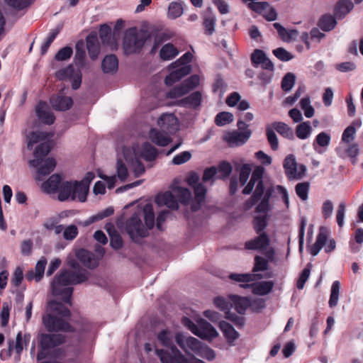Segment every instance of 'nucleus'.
<instances>
[{
	"label": "nucleus",
	"instance_id": "nucleus-1",
	"mask_svg": "<svg viewBox=\"0 0 363 363\" xmlns=\"http://www.w3.org/2000/svg\"><path fill=\"white\" fill-rule=\"evenodd\" d=\"M52 135L40 132L33 131L27 135L28 149L32 150L33 145L40 143L34 151V159L30 160V166L37 169L36 179L43 181L44 177L50 174L56 167V161L52 157H46L51 150L50 141Z\"/></svg>",
	"mask_w": 363,
	"mask_h": 363
},
{
	"label": "nucleus",
	"instance_id": "nucleus-2",
	"mask_svg": "<svg viewBox=\"0 0 363 363\" xmlns=\"http://www.w3.org/2000/svg\"><path fill=\"white\" fill-rule=\"evenodd\" d=\"M68 264L70 269L62 270L55 276L51 282V288L53 295L60 296L65 303L71 305L73 288L70 286L86 281L89 272L75 260L69 261Z\"/></svg>",
	"mask_w": 363,
	"mask_h": 363
},
{
	"label": "nucleus",
	"instance_id": "nucleus-3",
	"mask_svg": "<svg viewBox=\"0 0 363 363\" xmlns=\"http://www.w3.org/2000/svg\"><path fill=\"white\" fill-rule=\"evenodd\" d=\"M157 339L162 345L171 350V354L163 350H156V353L162 363H204L194 356L185 357L181 352L173 346V335L169 330L161 331Z\"/></svg>",
	"mask_w": 363,
	"mask_h": 363
},
{
	"label": "nucleus",
	"instance_id": "nucleus-4",
	"mask_svg": "<svg viewBox=\"0 0 363 363\" xmlns=\"http://www.w3.org/2000/svg\"><path fill=\"white\" fill-rule=\"evenodd\" d=\"M49 308L54 314H46L43 317V323L50 332H67L71 330L70 325L64 319L70 316V311L63 304L50 302Z\"/></svg>",
	"mask_w": 363,
	"mask_h": 363
},
{
	"label": "nucleus",
	"instance_id": "nucleus-5",
	"mask_svg": "<svg viewBox=\"0 0 363 363\" xmlns=\"http://www.w3.org/2000/svg\"><path fill=\"white\" fill-rule=\"evenodd\" d=\"M157 123L162 133L155 128H152L149 133L150 139L159 146H167L171 142L167 134H172L178 130V120L172 113H164L159 118Z\"/></svg>",
	"mask_w": 363,
	"mask_h": 363
},
{
	"label": "nucleus",
	"instance_id": "nucleus-6",
	"mask_svg": "<svg viewBox=\"0 0 363 363\" xmlns=\"http://www.w3.org/2000/svg\"><path fill=\"white\" fill-rule=\"evenodd\" d=\"M150 32L145 30H138L136 28L128 29L124 35L123 47L125 54L139 52L143 47L150 41Z\"/></svg>",
	"mask_w": 363,
	"mask_h": 363
},
{
	"label": "nucleus",
	"instance_id": "nucleus-7",
	"mask_svg": "<svg viewBox=\"0 0 363 363\" xmlns=\"http://www.w3.org/2000/svg\"><path fill=\"white\" fill-rule=\"evenodd\" d=\"M57 191L58 199L60 201L77 199L80 202H84L86 199L87 187L77 181L62 182Z\"/></svg>",
	"mask_w": 363,
	"mask_h": 363
},
{
	"label": "nucleus",
	"instance_id": "nucleus-8",
	"mask_svg": "<svg viewBox=\"0 0 363 363\" xmlns=\"http://www.w3.org/2000/svg\"><path fill=\"white\" fill-rule=\"evenodd\" d=\"M192 58L193 55L190 52H186L179 60L172 62L169 67L174 70L165 77L164 83L168 86H172L176 82L188 75L191 69L187 64L192 60Z\"/></svg>",
	"mask_w": 363,
	"mask_h": 363
},
{
	"label": "nucleus",
	"instance_id": "nucleus-9",
	"mask_svg": "<svg viewBox=\"0 0 363 363\" xmlns=\"http://www.w3.org/2000/svg\"><path fill=\"white\" fill-rule=\"evenodd\" d=\"M237 126L238 130L227 131L223 136V140L230 147L243 145L252 135V130L248 128L249 125L242 120L238 121Z\"/></svg>",
	"mask_w": 363,
	"mask_h": 363
},
{
	"label": "nucleus",
	"instance_id": "nucleus-10",
	"mask_svg": "<svg viewBox=\"0 0 363 363\" xmlns=\"http://www.w3.org/2000/svg\"><path fill=\"white\" fill-rule=\"evenodd\" d=\"M264 172V169L262 167H257L254 169L249 182L242 190V193L244 194H250L255 186L252 196L258 200H260L262 197H264L266 192L262 181Z\"/></svg>",
	"mask_w": 363,
	"mask_h": 363
},
{
	"label": "nucleus",
	"instance_id": "nucleus-11",
	"mask_svg": "<svg viewBox=\"0 0 363 363\" xmlns=\"http://www.w3.org/2000/svg\"><path fill=\"white\" fill-rule=\"evenodd\" d=\"M200 177L196 172H191L187 179L189 186H192L194 191V198L192 200L191 208L193 211H198L203 203L207 189L199 182Z\"/></svg>",
	"mask_w": 363,
	"mask_h": 363
},
{
	"label": "nucleus",
	"instance_id": "nucleus-12",
	"mask_svg": "<svg viewBox=\"0 0 363 363\" xmlns=\"http://www.w3.org/2000/svg\"><path fill=\"white\" fill-rule=\"evenodd\" d=\"M125 230L130 238L137 242L147 235V229L143 225L140 213H135L125 222Z\"/></svg>",
	"mask_w": 363,
	"mask_h": 363
},
{
	"label": "nucleus",
	"instance_id": "nucleus-13",
	"mask_svg": "<svg viewBox=\"0 0 363 363\" xmlns=\"http://www.w3.org/2000/svg\"><path fill=\"white\" fill-rule=\"evenodd\" d=\"M283 167L289 180L301 179L306 172V166L303 164L297 165L296 158L293 155H289L284 159Z\"/></svg>",
	"mask_w": 363,
	"mask_h": 363
},
{
	"label": "nucleus",
	"instance_id": "nucleus-14",
	"mask_svg": "<svg viewBox=\"0 0 363 363\" xmlns=\"http://www.w3.org/2000/svg\"><path fill=\"white\" fill-rule=\"evenodd\" d=\"M175 341L177 345L187 353L186 357L191 355V354L189 353V350L198 354L203 345V344L196 338L191 336L186 337L181 333H177L175 335ZM184 356L186 357V355ZM191 356L193 355L191 354Z\"/></svg>",
	"mask_w": 363,
	"mask_h": 363
},
{
	"label": "nucleus",
	"instance_id": "nucleus-15",
	"mask_svg": "<svg viewBox=\"0 0 363 363\" xmlns=\"http://www.w3.org/2000/svg\"><path fill=\"white\" fill-rule=\"evenodd\" d=\"M56 77L60 80L69 79L72 81L73 89H77L82 83V74L79 69L75 70L72 65L60 69L55 74Z\"/></svg>",
	"mask_w": 363,
	"mask_h": 363
},
{
	"label": "nucleus",
	"instance_id": "nucleus-16",
	"mask_svg": "<svg viewBox=\"0 0 363 363\" xmlns=\"http://www.w3.org/2000/svg\"><path fill=\"white\" fill-rule=\"evenodd\" d=\"M248 7L251 10L262 14L269 21H273L277 18L276 10L268 2H250Z\"/></svg>",
	"mask_w": 363,
	"mask_h": 363
},
{
	"label": "nucleus",
	"instance_id": "nucleus-17",
	"mask_svg": "<svg viewBox=\"0 0 363 363\" xmlns=\"http://www.w3.org/2000/svg\"><path fill=\"white\" fill-rule=\"evenodd\" d=\"M195 335L207 340H212L218 336L216 330L204 319L197 321V327L194 333Z\"/></svg>",
	"mask_w": 363,
	"mask_h": 363
},
{
	"label": "nucleus",
	"instance_id": "nucleus-18",
	"mask_svg": "<svg viewBox=\"0 0 363 363\" xmlns=\"http://www.w3.org/2000/svg\"><path fill=\"white\" fill-rule=\"evenodd\" d=\"M259 235L247 241L245 247L247 250L262 251L268 247L270 240L266 233H257Z\"/></svg>",
	"mask_w": 363,
	"mask_h": 363
},
{
	"label": "nucleus",
	"instance_id": "nucleus-19",
	"mask_svg": "<svg viewBox=\"0 0 363 363\" xmlns=\"http://www.w3.org/2000/svg\"><path fill=\"white\" fill-rule=\"evenodd\" d=\"M274 283L272 281H262L254 284H240L242 288H251L253 294L259 296H264L271 292Z\"/></svg>",
	"mask_w": 363,
	"mask_h": 363
},
{
	"label": "nucleus",
	"instance_id": "nucleus-20",
	"mask_svg": "<svg viewBox=\"0 0 363 363\" xmlns=\"http://www.w3.org/2000/svg\"><path fill=\"white\" fill-rule=\"evenodd\" d=\"M65 340V336L60 334H42L40 336V347L43 350H50L61 345Z\"/></svg>",
	"mask_w": 363,
	"mask_h": 363
},
{
	"label": "nucleus",
	"instance_id": "nucleus-21",
	"mask_svg": "<svg viewBox=\"0 0 363 363\" xmlns=\"http://www.w3.org/2000/svg\"><path fill=\"white\" fill-rule=\"evenodd\" d=\"M35 112L42 123L51 125L55 122V117L47 103L44 101L39 102L36 106Z\"/></svg>",
	"mask_w": 363,
	"mask_h": 363
},
{
	"label": "nucleus",
	"instance_id": "nucleus-22",
	"mask_svg": "<svg viewBox=\"0 0 363 363\" xmlns=\"http://www.w3.org/2000/svg\"><path fill=\"white\" fill-rule=\"evenodd\" d=\"M50 104L55 110L64 111L72 107L73 101L71 97L58 94L50 98Z\"/></svg>",
	"mask_w": 363,
	"mask_h": 363
},
{
	"label": "nucleus",
	"instance_id": "nucleus-23",
	"mask_svg": "<svg viewBox=\"0 0 363 363\" xmlns=\"http://www.w3.org/2000/svg\"><path fill=\"white\" fill-rule=\"evenodd\" d=\"M86 48L89 55L92 60L97 59L100 52V47L96 33H91L86 38Z\"/></svg>",
	"mask_w": 363,
	"mask_h": 363
},
{
	"label": "nucleus",
	"instance_id": "nucleus-24",
	"mask_svg": "<svg viewBox=\"0 0 363 363\" xmlns=\"http://www.w3.org/2000/svg\"><path fill=\"white\" fill-rule=\"evenodd\" d=\"M201 101L202 94L201 91H196L193 92L189 96L178 101L177 104L180 106L196 108L201 105Z\"/></svg>",
	"mask_w": 363,
	"mask_h": 363
},
{
	"label": "nucleus",
	"instance_id": "nucleus-25",
	"mask_svg": "<svg viewBox=\"0 0 363 363\" xmlns=\"http://www.w3.org/2000/svg\"><path fill=\"white\" fill-rule=\"evenodd\" d=\"M155 201L158 206L164 205L169 208L177 209L179 208L177 201L175 199L174 195L169 191L158 194L155 197Z\"/></svg>",
	"mask_w": 363,
	"mask_h": 363
},
{
	"label": "nucleus",
	"instance_id": "nucleus-26",
	"mask_svg": "<svg viewBox=\"0 0 363 363\" xmlns=\"http://www.w3.org/2000/svg\"><path fill=\"white\" fill-rule=\"evenodd\" d=\"M99 37L104 45H109L111 50L117 49L118 43L113 39L111 35V28L106 24L101 26L99 30Z\"/></svg>",
	"mask_w": 363,
	"mask_h": 363
},
{
	"label": "nucleus",
	"instance_id": "nucleus-27",
	"mask_svg": "<svg viewBox=\"0 0 363 363\" xmlns=\"http://www.w3.org/2000/svg\"><path fill=\"white\" fill-rule=\"evenodd\" d=\"M77 257L88 268L94 269L98 266V260L95 258L94 255L84 249L77 251Z\"/></svg>",
	"mask_w": 363,
	"mask_h": 363
},
{
	"label": "nucleus",
	"instance_id": "nucleus-28",
	"mask_svg": "<svg viewBox=\"0 0 363 363\" xmlns=\"http://www.w3.org/2000/svg\"><path fill=\"white\" fill-rule=\"evenodd\" d=\"M274 255V252L272 249H270L267 251L265 256L267 259H265L264 257L257 255L255 257V264L253 267L252 271L254 272H262L267 270L268 269V262L269 261H272L273 259Z\"/></svg>",
	"mask_w": 363,
	"mask_h": 363
},
{
	"label": "nucleus",
	"instance_id": "nucleus-29",
	"mask_svg": "<svg viewBox=\"0 0 363 363\" xmlns=\"http://www.w3.org/2000/svg\"><path fill=\"white\" fill-rule=\"evenodd\" d=\"M328 239V230L325 227H320L315 242L310 249V253L316 256L322 247L325 245Z\"/></svg>",
	"mask_w": 363,
	"mask_h": 363
},
{
	"label": "nucleus",
	"instance_id": "nucleus-30",
	"mask_svg": "<svg viewBox=\"0 0 363 363\" xmlns=\"http://www.w3.org/2000/svg\"><path fill=\"white\" fill-rule=\"evenodd\" d=\"M230 300V307L235 308L240 314L245 313L246 309L250 306V300L245 297H241L237 295L229 296Z\"/></svg>",
	"mask_w": 363,
	"mask_h": 363
},
{
	"label": "nucleus",
	"instance_id": "nucleus-31",
	"mask_svg": "<svg viewBox=\"0 0 363 363\" xmlns=\"http://www.w3.org/2000/svg\"><path fill=\"white\" fill-rule=\"evenodd\" d=\"M101 68L106 74H113L118 68V60L115 55H106L101 63Z\"/></svg>",
	"mask_w": 363,
	"mask_h": 363
},
{
	"label": "nucleus",
	"instance_id": "nucleus-32",
	"mask_svg": "<svg viewBox=\"0 0 363 363\" xmlns=\"http://www.w3.org/2000/svg\"><path fill=\"white\" fill-rule=\"evenodd\" d=\"M354 8L351 0H339L335 9V18L342 19Z\"/></svg>",
	"mask_w": 363,
	"mask_h": 363
},
{
	"label": "nucleus",
	"instance_id": "nucleus-33",
	"mask_svg": "<svg viewBox=\"0 0 363 363\" xmlns=\"http://www.w3.org/2000/svg\"><path fill=\"white\" fill-rule=\"evenodd\" d=\"M61 177L57 174H52L42 184V188L47 193H54L58 190L61 182Z\"/></svg>",
	"mask_w": 363,
	"mask_h": 363
},
{
	"label": "nucleus",
	"instance_id": "nucleus-34",
	"mask_svg": "<svg viewBox=\"0 0 363 363\" xmlns=\"http://www.w3.org/2000/svg\"><path fill=\"white\" fill-rule=\"evenodd\" d=\"M47 264V259L45 257H43L40 259L37 262L35 267V273L31 271L26 275V279L28 280H31L35 278L36 281H39L45 272V266Z\"/></svg>",
	"mask_w": 363,
	"mask_h": 363
},
{
	"label": "nucleus",
	"instance_id": "nucleus-35",
	"mask_svg": "<svg viewBox=\"0 0 363 363\" xmlns=\"http://www.w3.org/2000/svg\"><path fill=\"white\" fill-rule=\"evenodd\" d=\"M150 39L154 38L152 48L150 50L151 54H155L158 48L164 42L169 40L172 35L166 32H152L150 33Z\"/></svg>",
	"mask_w": 363,
	"mask_h": 363
},
{
	"label": "nucleus",
	"instance_id": "nucleus-36",
	"mask_svg": "<svg viewBox=\"0 0 363 363\" xmlns=\"http://www.w3.org/2000/svg\"><path fill=\"white\" fill-rule=\"evenodd\" d=\"M178 49L172 43L164 44L160 49V57L164 61L171 60L179 55Z\"/></svg>",
	"mask_w": 363,
	"mask_h": 363
},
{
	"label": "nucleus",
	"instance_id": "nucleus-37",
	"mask_svg": "<svg viewBox=\"0 0 363 363\" xmlns=\"http://www.w3.org/2000/svg\"><path fill=\"white\" fill-rule=\"evenodd\" d=\"M220 326L225 337L227 338L230 344H232L236 339L238 338L239 333L230 323L222 321Z\"/></svg>",
	"mask_w": 363,
	"mask_h": 363
},
{
	"label": "nucleus",
	"instance_id": "nucleus-38",
	"mask_svg": "<svg viewBox=\"0 0 363 363\" xmlns=\"http://www.w3.org/2000/svg\"><path fill=\"white\" fill-rule=\"evenodd\" d=\"M143 213L144 215L146 228L147 230L152 229L155 223L152 205L150 203L145 204L143 207Z\"/></svg>",
	"mask_w": 363,
	"mask_h": 363
},
{
	"label": "nucleus",
	"instance_id": "nucleus-39",
	"mask_svg": "<svg viewBox=\"0 0 363 363\" xmlns=\"http://www.w3.org/2000/svg\"><path fill=\"white\" fill-rule=\"evenodd\" d=\"M157 150L149 143H145L142 146L140 156L146 161H152L157 156Z\"/></svg>",
	"mask_w": 363,
	"mask_h": 363
},
{
	"label": "nucleus",
	"instance_id": "nucleus-40",
	"mask_svg": "<svg viewBox=\"0 0 363 363\" xmlns=\"http://www.w3.org/2000/svg\"><path fill=\"white\" fill-rule=\"evenodd\" d=\"M272 126L283 137L288 139L294 138L293 130L287 124L283 122H274L272 124Z\"/></svg>",
	"mask_w": 363,
	"mask_h": 363
},
{
	"label": "nucleus",
	"instance_id": "nucleus-41",
	"mask_svg": "<svg viewBox=\"0 0 363 363\" xmlns=\"http://www.w3.org/2000/svg\"><path fill=\"white\" fill-rule=\"evenodd\" d=\"M312 127L310 122H303L298 124L296 128V135L301 140H306L310 137L312 133Z\"/></svg>",
	"mask_w": 363,
	"mask_h": 363
},
{
	"label": "nucleus",
	"instance_id": "nucleus-42",
	"mask_svg": "<svg viewBox=\"0 0 363 363\" xmlns=\"http://www.w3.org/2000/svg\"><path fill=\"white\" fill-rule=\"evenodd\" d=\"M336 24L337 21L335 18L331 15L323 16L318 22V26L324 31L333 30Z\"/></svg>",
	"mask_w": 363,
	"mask_h": 363
},
{
	"label": "nucleus",
	"instance_id": "nucleus-43",
	"mask_svg": "<svg viewBox=\"0 0 363 363\" xmlns=\"http://www.w3.org/2000/svg\"><path fill=\"white\" fill-rule=\"evenodd\" d=\"M76 52L74 58L75 65L79 67H82L84 64V59L86 56L84 43L77 42L75 46Z\"/></svg>",
	"mask_w": 363,
	"mask_h": 363
},
{
	"label": "nucleus",
	"instance_id": "nucleus-44",
	"mask_svg": "<svg viewBox=\"0 0 363 363\" xmlns=\"http://www.w3.org/2000/svg\"><path fill=\"white\" fill-rule=\"evenodd\" d=\"M340 290V283L339 281L333 282L330 289V296L328 304L330 308L336 306L338 303L339 295Z\"/></svg>",
	"mask_w": 363,
	"mask_h": 363
},
{
	"label": "nucleus",
	"instance_id": "nucleus-45",
	"mask_svg": "<svg viewBox=\"0 0 363 363\" xmlns=\"http://www.w3.org/2000/svg\"><path fill=\"white\" fill-rule=\"evenodd\" d=\"M257 276V275L253 274L231 273L228 277L234 281L244 283L243 284H245L256 280Z\"/></svg>",
	"mask_w": 363,
	"mask_h": 363
},
{
	"label": "nucleus",
	"instance_id": "nucleus-46",
	"mask_svg": "<svg viewBox=\"0 0 363 363\" xmlns=\"http://www.w3.org/2000/svg\"><path fill=\"white\" fill-rule=\"evenodd\" d=\"M272 189H267L264 197L256 207L257 213H267L269 210V199L272 196Z\"/></svg>",
	"mask_w": 363,
	"mask_h": 363
},
{
	"label": "nucleus",
	"instance_id": "nucleus-47",
	"mask_svg": "<svg viewBox=\"0 0 363 363\" xmlns=\"http://www.w3.org/2000/svg\"><path fill=\"white\" fill-rule=\"evenodd\" d=\"M300 106L304 112L306 118H312L314 115L315 110L311 105V99L309 96H305L300 101Z\"/></svg>",
	"mask_w": 363,
	"mask_h": 363
},
{
	"label": "nucleus",
	"instance_id": "nucleus-48",
	"mask_svg": "<svg viewBox=\"0 0 363 363\" xmlns=\"http://www.w3.org/2000/svg\"><path fill=\"white\" fill-rule=\"evenodd\" d=\"M179 201L182 203H188L191 198V191L184 187H177L174 190Z\"/></svg>",
	"mask_w": 363,
	"mask_h": 363
},
{
	"label": "nucleus",
	"instance_id": "nucleus-49",
	"mask_svg": "<svg viewBox=\"0 0 363 363\" xmlns=\"http://www.w3.org/2000/svg\"><path fill=\"white\" fill-rule=\"evenodd\" d=\"M233 121V115L229 112L218 113L215 118V123L218 126H223Z\"/></svg>",
	"mask_w": 363,
	"mask_h": 363
},
{
	"label": "nucleus",
	"instance_id": "nucleus-50",
	"mask_svg": "<svg viewBox=\"0 0 363 363\" xmlns=\"http://www.w3.org/2000/svg\"><path fill=\"white\" fill-rule=\"evenodd\" d=\"M253 226L257 233H264V230L267 226V216H257L253 220Z\"/></svg>",
	"mask_w": 363,
	"mask_h": 363
},
{
	"label": "nucleus",
	"instance_id": "nucleus-51",
	"mask_svg": "<svg viewBox=\"0 0 363 363\" xmlns=\"http://www.w3.org/2000/svg\"><path fill=\"white\" fill-rule=\"evenodd\" d=\"M30 339L29 334H25L23 337H22L21 332H19L16 335L15 350L16 353L20 355L23 350V344L27 345Z\"/></svg>",
	"mask_w": 363,
	"mask_h": 363
},
{
	"label": "nucleus",
	"instance_id": "nucleus-52",
	"mask_svg": "<svg viewBox=\"0 0 363 363\" xmlns=\"http://www.w3.org/2000/svg\"><path fill=\"white\" fill-rule=\"evenodd\" d=\"M330 134L325 132L320 133L315 138V140L313 142V147L316 150V145H318L322 147H328L330 143Z\"/></svg>",
	"mask_w": 363,
	"mask_h": 363
},
{
	"label": "nucleus",
	"instance_id": "nucleus-53",
	"mask_svg": "<svg viewBox=\"0 0 363 363\" xmlns=\"http://www.w3.org/2000/svg\"><path fill=\"white\" fill-rule=\"evenodd\" d=\"M216 23V18L214 15L209 14L205 16L203 20V26L207 35H212L214 33Z\"/></svg>",
	"mask_w": 363,
	"mask_h": 363
},
{
	"label": "nucleus",
	"instance_id": "nucleus-54",
	"mask_svg": "<svg viewBox=\"0 0 363 363\" xmlns=\"http://www.w3.org/2000/svg\"><path fill=\"white\" fill-rule=\"evenodd\" d=\"M183 13V8L182 6V4L177 2H172L170 3L168 9V16L170 18L174 19L180 16H182Z\"/></svg>",
	"mask_w": 363,
	"mask_h": 363
},
{
	"label": "nucleus",
	"instance_id": "nucleus-55",
	"mask_svg": "<svg viewBox=\"0 0 363 363\" xmlns=\"http://www.w3.org/2000/svg\"><path fill=\"white\" fill-rule=\"evenodd\" d=\"M296 77L293 73H287L281 81V88L285 91H289L294 86Z\"/></svg>",
	"mask_w": 363,
	"mask_h": 363
},
{
	"label": "nucleus",
	"instance_id": "nucleus-56",
	"mask_svg": "<svg viewBox=\"0 0 363 363\" xmlns=\"http://www.w3.org/2000/svg\"><path fill=\"white\" fill-rule=\"evenodd\" d=\"M296 193L298 196L303 201H306L308 199V194L309 191V183L301 182L296 184Z\"/></svg>",
	"mask_w": 363,
	"mask_h": 363
},
{
	"label": "nucleus",
	"instance_id": "nucleus-57",
	"mask_svg": "<svg viewBox=\"0 0 363 363\" xmlns=\"http://www.w3.org/2000/svg\"><path fill=\"white\" fill-rule=\"evenodd\" d=\"M199 77L196 74H194L184 80L182 84L186 88V91L189 92L199 84Z\"/></svg>",
	"mask_w": 363,
	"mask_h": 363
},
{
	"label": "nucleus",
	"instance_id": "nucleus-58",
	"mask_svg": "<svg viewBox=\"0 0 363 363\" xmlns=\"http://www.w3.org/2000/svg\"><path fill=\"white\" fill-rule=\"evenodd\" d=\"M5 3L16 10H22L31 4L30 0H4Z\"/></svg>",
	"mask_w": 363,
	"mask_h": 363
},
{
	"label": "nucleus",
	"instance_id": "nucleus-59",
	"mask_svg": "<svg viewBox=\"0 0 363 363\" xmlns=\"http://www.w3.org/2000/svg\"><path fill=\"white\" fill-rule=\"evenodd\" d=\"M187 93L189 92L186 91V88L182 83L180 85L173 87L169 92H167V97L170 99H177L186 94Z\"/></svg>",
	"mask_w": 363,
	"mask_h": 363
},
{
	"label": "nucleus",
	"instance_id": "nucleus-60",
	"mask_svg": "<svg viewBox=\"0 0 363 363\" xmlns=\"http://www.w3.org/2000/svg\"><path fill=\"white\" fill-rule=\"evenodd\" d=\"M273 54L279 60L288 62L294 58V55L283 48H278L273 50Z\"/></svg>",
	"mask_w": 363,
	"mask_h": 363
},
{
	"label": "nucleus",
	"instance_id": "nucleus-61",
	"mask_svg": "<svg viewBox=\"0 0 363 363\" xmlns=\"http://www.w3.org/2000/svg\"><path fill=\"white\" fill-rule=\"evenodd\" d=\"M311 267L312 264L311 263H308L306 265V267L303 269L296 284L297 288L298 289H302L303 288L305 283L306 282L310 276Z\"/></svg>",
	"mask_w": 363,
	"mask_h": 363
},
{
	"label": "nucleus",
	"instance_id": "nucleus-62",
	"mask_svg": "<svg viewBox=\"0 0 363 363\" xmlns=\"http://www.w3.org/2000/svg\"><path fill=\"white\" fill-rule=\"evenodd\" d=\"M251 170L250 166L247 164H245L240 167L238 180L241 186H244L247 182Z\"/></svg>",
	"mask_w": 363,
	"mask_h": 363
},
{
	"label": "nucleus",
	"instance_id": "nucleus-63",
	"mask_svg": "<svg viewBox=\"0 0 363 363\" xmlns=\"http://www.w3.org/2000/svg\"><path fill=\"white\" fill-rule=\"evenodd\" d=\"M73 53L72 48L69 46L61 48L55 55V60L57 61H65L69 59Z\"/></svg>",
	"mask_w": 363,
	"mask_h": 363
},
{
	"label": "nucleus",
	"instance_id": "nucleus-64",
	"mask_svg": "<svg viewBox=\"0 0 363 363\" xmlns=\"http://www.w3.org/2000/svg\"><path fill=\"white\" fill-rule=\"evenodd\" d=\"M356 132V128H354L353 126H347L342 133V142L347 144L350 143L354 139Z\"/></svg>",
	"mask_w": 363,
	"mask_h": 363
}]
</instances>
